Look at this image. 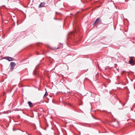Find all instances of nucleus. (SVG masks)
<instances>
[{"label":"nucleus","instance_id":"f257e3e1","mask_svg":"<svg viewBox=\"0 0 135 135\" xmlns=\"http://www.w3.org/2000/svg\"><path fill=\"white\" fill-rule=\"evenodd\" d=\"M10 65H11V70L12 71L16 65V64L13 62H11Z\"/></svg>","mask_w":135,"mask_h":135},{"label":"nucleus","instance_id":"f03ea898","mask_svg":"<svg viewBox=\"0 0 135 135\" xmlns=\"http://www.w3.org/2000/svg\"><path fill=\"white\" fill-rule=\"evenodd\" d=\"M5 59L9 61H11L13 60L14 59L9 57H5Z\"/></svg>","mask_w":135,"mask_h":135},{"label":"nucleus","instance_id":"7ed1b4c3","mask_svg":"<svg viewBox=\"0 0 135 135\" xmlns=\"http://www.w3.org/2000/svg\"><path fill=\"white\" fill-rule=\"evenodd\" d=\"M45 4V3L44 2H42L39 5V7H43L44 6Z\"/></svg>","mask_w":135,"mask_h":135},{"label":"nucleus","instance_id":"20e7f679","mask_svg":"<svg viewBox=\"0 0 135 135\" xmlns=\"http://www.w3.org/2000/svg\"><path fill=\"white\" fill-rule=\"evenodd\" d=\"M100 19L99 18H97V19L95 21L94 23V24H95L96 23H97L99 22V21H100Z\"/></svg>","mask_w":135,"mask_h":135},{"label":"nucleus","instance_id":"39448f33","mask_svg":"<svg viewBox=\"0 0 135 135\" xmlns=\"http://www.w3.org/2000/svg\"><path fill=\"white\" fill-rule=\"evenodd\" d=\"M133 63L134 61H133V59H131V60L129 61V63L132 64Z\"/></svg>","mask_w":135,"mask_h":135},{"label":"nucleus","instance_id":"423d86ee","mask_svg":"<svg viewBox=\"0 0 135 135\" xmlns=\"http://www.w3.org/2000/svg\"><path fill=\"white\" fill-rule=\"evenodd\" d=\"M28 104L30 107H31L32 106V103L30 102L29 101L28 102Z\"/></svg>","mask_w":135,"mask_h":135},{"label":"nucleus","instance_id":"0eeeda50","mask_svg":"<svg viewBox=\"0 0 135 135\" xmlns=\"http://www.w3.org/2000/svg\"><path fill=\"white\" fill-rule=\"evenodd\" d=\"M34 74L35 75H36V74L35 73V72H34Z\"/></svg>","mask_w":135,"mask_h":135},{"label":"nucleus","instance_id":"6e6552de","mask_svg":"<svg viewBox=\"0 0 135 135\" xmlns=\"http://www.w3.org/2000/svg\"><path fill=\"white\" fill-rule=\"evenodd\" d=\"M46 93H45V94H44V96H45V95H46Z\"/></svg>","mask_w":135,"mask_h":135}]
</instances>
